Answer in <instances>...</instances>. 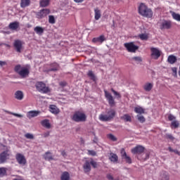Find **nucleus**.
I'll use <instances>...</instances> for the list:
<instances>
[{"mask_svg": "<svg viewBox=\"0 0 180 180\" xmlns=\"http://www.w3.org/2000/svg\"><path fill=\"white\" fill-rule=\"evenodd\" d=\"M35 86L37 91H39V92H42V94H49V92H50V89L46 86V84L41 82H37Z\"/></svg>", "mask_w": 180, "mask_h": 180, "instance_id": "5", "label": "nucleus"}, {"mask_svg": "<svg viewBox=\"0 0 180 180\" xmlns=\"http://www.w3.org/2000/svg\"><path fill=\"white\" fill-rule=\"evenodd\" d=\"M109 160L111 161V162H117L119 160V158L117 157V155L115 153H110Z\"/></svg>", "mask_w": 180, "mask_h": 180, "instance_id": "27", "label": "nucleus"}, {"mask_svg": "<svg viewBox=\"0 0 180 180\" xmlns=\"http://www.w3.org/2000/svg\"><path fill=\"white\" fill-rule=\"evenodd\" d=\"M131 61L136 63V64H140L143 61L141 56H134L131 58Z\"/></svg>", "mask_w": 180, "mask_h": 180, "instance_id": "28", "label": "nucleus"}, {"mask_svg": "<svg viewBox=\"0 0 180 180\" xmlns=\"http://www.w3.org/2000/svg\"><path fill=\"white\" fill-rule=\"evenodd\" d=\"M167 137L170 139V140H174V136H172L171 134H168Z\"/></svg>", "mask_w": 180, "mask_h": 180, "instance_id": "56", "label": "nucleus"}, {"mask_svg": "<svg viewBox=\"0 0 180 180\" xmlns=\"http://www.w3.org/2000/svg\"><path fill=\"white\" fill-rule=\"evenodd\" d=\"M25 137H26V139H29L30 140H33L34 139V136H33V134H29V133L26 134L25 135Z\"/></svg>", "mask_w": 180, "mask_h": 180, "instance_id": "45", "label": "nucleus"}, {"mask_svg": "<svg viewBox=\"0 0 180 180\" xmlns=\"http://www.w3.org/2000/svg\"><path fill=\"white\" fill-rule=\"evenodd\" d=\"M44 157L46 161H51V160H53V157H51V153H50L49 152H46Z\"/></svg>", "mask_w": 180, "mask_h": 180, "instance_id": "37", "label": "nucleus"}, {"mask_svg": "<svg viewBox=\"0 0 180 180\" xmlns=\"http://www.w3.org/2000/svg\"><path fill=\"white\" fill-rule=\"evenodd\" d=\"M20 8H25L30 6V0H20Z\"/></svg>", "mask_w": 180, "mask_h": 180, "instance_id": "21", "label": "nucleus"}, {"mask_svg": "<svg viewBox=\"0 0 180 180\" xmlns=\"http://www.w3.org/2000/svg\"><path fill=\"white\" fill-rule=\"evenodd\" d=\"M104 94H105V96L107 101H108L109 105L111 106H114L115 105V98H113V96H112V94H110V93H109V91H108L106 90L104 91Z\"/></svg>", "mask_w": 180, "mask_h": 180, "instance_id": "12", "label": "nucleus"}, {"mask_svg": "<svg viewBox=\"0 0 180 180\" xmlns=\"http://www.w3.org/2000/svg\"><path fill=\"white\" fill-rule=\"evenodd\" d=\"M153 86H154V84L148 82L143 85V89L146 92H150L153 89Z\"/></svg>", "mask_w": 180, "mask_h": 180, "instance_id": "20", "label": "nucleus"}, {"mask_svg": "<svg viewBox=\"0 0 180 180\" xmlns=\"http://www.w3.org/2000/svg\"><path fill=\"white\" fill-rule=\"evenodd\" d=\"M121 157L122 160H125L127 164H131V158L127 155V153H126V150H124V148L121 149Z\"/></svg>", "mask_w": 180, "mask_h": 180, "instance_id": "13", "label": "nucleus"}, {"mask_svg": "<svg viewBox=\"0 0 180 180\" xmlns=\"http://www.w3.org/2000/svg\"><path fill=\"white\" fill-rule=\"evenodd\" d=\"M59 85H60V86H65V85H67V82H60L59 83Z\"/></svg>", "mask_w": 180, "mask_h": 180, "instance_id": "52", "label": "nucleus"}, {"mask_svg": "<svg viewBox=\"0 0 180 180\" xmlns=\"http://www.w3.org/2000/svg\"><path fill=\"white\" fill-rule=\"evenodd\" d=\"M49 13L50 10L44 8L37 13L36 16L38 19H43V18H46V16H47V15H49Z\"/></svg>", "mask_w": 180, "mask_h": 180, "instance_id": "11", "label": "nucleus"}, {"mask_svg": "<svg viewBox=\"0 0 180 180\" xmlns=\"http://www.w3.org/2000/svg\"><path fill=\"white\" fill-rule=\"evenodd\" d=\"M144 152V147L142 146H137L131 149L132 154H141Z\"/></svg>", "mask_w": 180, "mask_h": 180, "instance_id": "14", "label": "nucleus"}, {"mask_svg": "<svg viewBox=\"0 0 180 180\" xmlns=\"http://www.w3.org/2000/svg\"><path fill=\"white\" fill-rule=\"evenodd\" d=\"M172 27V22L170 20H163L160 22V29L161 30H168Z\"/></svg>", "mask_w": 180, "mask_h": 180, "instance_id": "8", "label": "nucleus"}, {"mask_svg": "<svg viewBox=\"0 0 180 180\" xmlns=\"http://www.w3.org/2000/svg\"><path fill=\"white\" fill-rule=\"evenodd\" d=\"M139 37L141 39V40H148V35L146 34H141L139 35Z\"/></svg>", "mask_w": 180, "mask_h": 180, "instance_id": "40", "label": "nucleus"}, {"mask_svg": "<svg viewBox=\"0 0 180 180\" xmlns=\"http://www.w3.org/2000/svg\"><path fill=\"white\" fill-rule=\"evenodd\" d=\"M174 150L171 147H169V151H170V153H174Z\"/></svg>", "mask_w": 180, "mask_h": 180, "instance_id": "58", "label": "nucleus"}, {"mask_svg": "<svg viewBox=\"0 0 180 180\" xmlns=\"http://www.w3.org/2000/svg\"><path fill=\"white\" fill-rule=\"evenodd\" d=\"M14 47L18 53H20L22 51V41L15 40L14 41Z\"/></svg>", "mask_w": 180, "mask_h": 180, "instance_id": "17", "label": "nucleus"}, {"mask_svg": "<svg viewBox=\"0 0 180 180\" xmlns=\"http://www.w3.org/2000/svg\"><path fill=\"white\" fill-rule=\"evenodd\" d=\"M34 31L37 33V34H39V36H41V34L44 33V29L39 26L35 27L34 28Z\"/></svg>", "mask_w": 180, "mask_h": 180, "instance_id": "22", "label": "nucleus"}, {"mask_svg": "<svg viewBox=\"0 0 180 180\" xmlns=\"http://www.w3.org/2000/svg\"><path fill=\"white\" fill-rule=\"evenodd\" d=\"M121 119L124 120V122H131V117L129 114L124 115L121 117Z\"/></svg>", "mask_w": 180, "mask_h": 180, "instance_id": "33", "label": "nucleus"}, {"mask_svg": "<svg viewBox=\"0 0 180 180\" xmlns=\"http://www.w3.org/2000/svg\"><path fill=\"white\" fill-rule=\"evenodd\" d=\"M15 160L20 164V165H26V158L22 153H17L15 155Z\"/></svg>", "mask_w": 180, "mask_h": 180, "instance_id": "10", "label": "nucleus"}, {"mask_svg": "<svg viewBox=\"0 0 180 180\" xmlns=\"http://www.w3.org/2000/svg\"><path fill=\"white\" fill-rule=\"evenodd\" d=\"M84 0H74V2L76 4H81V2H84Z\"/></svg>", "mask_w": 180, "mask_h": 180, "instance_id": "53", "label": "nucleus"}, {"mask_svg": "<svg viewBox=\"0 0 180 180\" xmlns=\"http://www.w3.org/2000/svg\"><path fill=\"white\" fill-rule=\"evenodd\" d=\"M49 4H50V0H41L40 1V6L42 8H46V6H49Z\"/></svg>", "mask_w": 180, "mask_h": 180, "instance_id": "32", "label": "nucleus"}, {"mask_svg": "<svg viewBox=\"0 0 180 180\" xmlns=\"http://www.w3.org/2000/svg\"><path fill=\"white\" fill-rule=\"evenodd\" d=\"M61 180H70V173L68 172H64L60 176Z\"/></svg>", "mask_w": 180, "mask_h": 180, "instance_id": "31", "label": "nucleus"}, {"mask_svg": "<svg viewBox=\"0 0 180 180\" xmlns=\"http://www.w3.org/2000/svg\"><path fill=\"white\" fill-rule=\"evenodd\" d=\"M173 153H175V154L179 155V151H178L176 150H173Z\"/></svg>", "mask_w": 180, "mask_h": 180, "instance_id": "59", "label": "nucleus"}, {"mask_svg": "<svg viewBox=\"0 0 180 180\" xmlns=\"http://www.w3.org/2000/svg\"><path fill=\"white\" fill-rule=\"evenodd\" d=\"M6 174V168L0 167V176H4V175Z\"/></svg>", "mask_w": 180, "mask_h": 180, "instance_id": "42", "label": "nucleus"}, {"mask_svg": "<svg viewBox=\"0 0 180 180\" xmlns=\"http://www.w3.org/2000/svg\"><path fill=\"white\" fill-rule=\"evenodd\" d=\"M160 179L161 180H169V175L167 172H162L160 175Z\"/></svg>", "mask_w": 180, "mask_h": 180, "instance_id": "25", "label": "nucleus"}, {"mask_svg": "<svg viewBox=\"0 0 180 180\" xmlns=\"http://www.w3.org/2000/svg\"><path fill=\"white\" fill-rule=\"evenodd\" d=\"M172 127H174V129H176L179 127V122H178V121H173L172 122Z\"/></svg>", "mask_w": 180, "mask_h": 180, "instance_id": "44", "label": "nucleus"}, {"mask_svg": "<svg viewBox=\"0 0 180 180\" xmlns=\"http://www.w3.org/2000/svg\"><path fill=\"white\" fill-rule=\"evenodd\" d=\"M172 70L174 74H175V75H176L177 68H173Z\"/></svg>", "mask_w": 180, "mask_h": 180, "instance_id": "55", "label": "nucleus"}, {"mask_svg": "<svg viewBox=\"0 0 180 180\" xmlns=\"http://www.w3.org/2000/svg\"><path fill=\"white\" fill-rule=\"evenodd\" d=\"M20 23L18 21L11 22L8 25L11 30H18L19 29Z\"/></svg>", "mask_w": 180, "mask_h": 180, "instance_id": "18", "label": "nucleus"}, {"mask_svg": "<svg viewBox=\"0 0 180 180\" xmlns=\"http://www.w3.org/2000/svg\"><path fill=\"white\" fill-rule=\"evenodd\" d=\"M72 120H73V122H76L77 123H79L81 122H86V115H85V113L82 112L77 111L73 114L72 117Z\"/></svg>", "mask_w": 180, "mask_h": 180, "instance_id": "4", "label": "nucleus"}, {"mask_svg": "<svg viewBox=\"0 0 180 180\" xmlns=\"http://www.w3.org/2000/svg\"><path fill=\"white\" fill-rule=\"evenodd\" d=\"M167 61L169 64H175L176 62V57L173 55H170L167 58Z\"/></svg>", "mask_w": 180, "mask_h": 180, "instance_id": "30", "label": "nucleus"}, {"mask_svg": "<svg viewBox=\"0 0 180 180\" xmlns=\"http://www.w3.org/2000/svg\"><path fill=\"white\" fill-rule=\"evenodd\" d=\"M51 67V68L49 69V71H57V70H58V64L56 63H52Z\"/></svg>", "mask_w": 180, "mask_h": 180, "instance_id": "36", "label": "nucleus"}, {"mask_svg": "<svg viewBox=\"0 0 180 180\" xmlns=\"http://www.w3.org/2000/svg\"><path fill=\"white\" fill-rule=\"evenodd\" d=\"M11 155V153L9 149L3 151L1 153H0V162L1 164H4V162H6V160H9Z\"/></svg>", "mask_w": 180, "mask_h": 180, "instance_id": "6", "label": "nucleus"}, {"mask_svg": "<svg viewBox=\"0 0 180 180\" xmlns=\"http://www.w3.org/2000/svg\"><path fill=\"white\" fill-rule=\"evenodd\" d=\"M105 36L101 35L98 37L94 38L92 41L93 43H96V44H102L103 41H105Z\"/></svg>", "mask_w": 180, "mask_h": 180, "instance_id": "16", "label": "nucleus"}, {"mask_svg": "<svg viewBox=\"0 0 180 180\" xmlns=\"http://www.w3.org/2000/svg\"><path fill=\"white\" fill-rule=\"evenodd\" d=\"M13 180H22V179H14Z\"/></svg>", "mask_w": 180, "mask_h": 180, "instance_id": "62", "label": "nucleus"}, {"mask_svg": "<svg viewBox=\"0 0 180 180\" xmlns=\"http://www.w3.org/2000/svg\"><path fill=\"white\" fill-rule=\"evenodd\" d=\"M88 76L92 79L93 81H96V77H95V75H94V72L91 70L88 72Z\"/></svg>", "mask_w": 180, "mask_h": 180, "instance_id": "38", "label": "nucleus"}, {"mask_svg": "<svg viewBox=\"0 0 180 180\" xmlns=\"http://www.w3.org/2000/svg\"><path fill=\"white\" fill-rule=\"evenodd\" d=\"M108 137L110 140H112V141H116L117 140L116 136H115L113 134H108Z\"/></svg>", "mask_w": 180, "mask_h": 180, "instance_id": "46", "label": "nucleus"}, {"mask_svg": "<svg viewBox=\"0 0 180 180\" xmlns=\"http://www.w3.org/2000/svg\"><path fill=\"white\" fill-rule=\"evenodd\" d=\"M44 137H49V136H50V132H45L43 134Z\"/></svg>", "mask_w": 180, "mask_h": 180, "instance_id": "54", "label": "nucleus"}, {"mask_svg": "<svg viewBox=\"0 0 180 180\" xmlns=\"http://www.w3.org/2000/svg\"><path fill=\"white\" fill-rule=\"evenodd\" d=\"M49 22L51 25H54V23H56V18H54L53 15H49Z\"/></svg>", "mask_w": 180, "mask_h": 180, "instance_id": "39", "label": "nucleus"}, {"mask_svg": "<svg viewBox=\"0 0 180 180\" xmlns=\"http://www.w3.org/2000/svg\"><path fill=\"white\" fill-rule=\"evenodd\" d=\"M112 92L114 94L115 96L117 98H122V96H120V94H119L117 91H115V89H111Z\"/></svg>", "mask_w": 180, "mask_h": 180, "instance_id": "43", "label": "nucleus"}, {"mask_svg": "<svg viewBox=\"0 0 180 180\" xmlns=\"http://www.w3.org/2000/svg\"><path fill=\"white\" fill-rule=\"evenodd\" d=\"M62 155H63V157H64V155H65V152H62Z\"/></svg>", "mask_w": 180, "mask_h": 180, "instance_id": "61", "label": "nucleus"}, {"mask_svg": "<svg viewBox=\"0 0 180 180\" xmlns=\"http://www.w3.org/2000/svg\"><path fill=\"white\" fill-rule=\"evenodd\" d=\"M107 178L109 180H113L114 179L113 176H112V174H107Z\"/></svg>", "mask_w": 180, "mask_h": 180, "instance_id": "50", "label": "nucleus"}, {"mask_svg": "<svg viewBox=\"0 0 180 180\" xmlns=\"http://www.w3.org/2000/svg\"><path fill=\"white\" fill-rule=\"evenodd\" d=\"M88 154H89V155H93V156H94V155H96V152H95L94 150H88Z\"/></svg>", "mask_w": 180, "mask_h": 180, "instance_id": "48", "label": "nucleus"}, {"mask_svg": "<svg viewBox=\"0 0 180 180\" xmlns=\"http://www.w3.org/2000/svg\"><path fill=\"white\" fill-rule=\"evenodd\" d=\"M84 172H89L91 171V162L88 160H86L84 165H83Z\"/></svg>", "mask_w": 180, "mask_h": 180, "instance_id": "23", "label": "nucleus"}, {"mask_svg": "<svg viewBox=\"0 0 180 180\" xmlns=\"http://www.w3.org/2000/svg\"><path fill=\"white\" fill-rule=\"evenodd\" d=\"M15 98L18 99V101H22V99H23V92L22 91H15Z\"/></svg>", "mask_w": 180, "mask_h": 180, "instance_id": "26", "label": "nucleus"}, {"mask_svg": "<svg viewBox=\"0 0 180 180\" xmlns=\"http://www.w3.org/2000/svg\"><path fill=\"white\" fill-rule=\"evenodd\" d=\"M118 1H122V0H118Z\"/></svg>", "mask_w": 180, "mask_h": 180, "instance_id": "63", "label": "nucleus"}, {"mask_svg": "<svg viewBox=\"0 0 180 180\" xmlns=\"http://www.w3.org/2000/svg\"><path fill=\"white\" fill-rule=\"evenodd\" d=\"M39 115H40V111L31 110L27 113V117H28V119H32V117H36L39 116Z\"/></svg>", "mask_w": 180, "mask_h": 180, "instance_id": "15", "label": "nucleus"}, {"mask_svg": "<svg viewBox=\"0 0 180 180\" xmlns=\"http://www.w3.org/2000/svg\"><path fill=\"white\" fill-rule=\"evenodd\" d=\"M148 157H149L148 154H146V160H148Z\"/></svg>", "mask_w": 180, "mask_h": 180, "instance_id": "60", "label": "nucleus"}, {"mask_svg": "<svg viewBox=\"0 0 180 180\" xmlns=\"http://www.w3.org/2000/svg\"><path fill=\"white\" fill-rule=\"evenodd\" d=\"M41 124L44 127H46V129H50L51 124H50V121L49 120H44L41 122Z\"/></svg>", "mask_w": 180, "mask_h": 180, "instance_id": "29", "label": "nucleus"}, {"mask_svg": "<svg viewBox=\"0 0 180 180\" xmlns=\"http://www.w3.org/2000/svg\"><path fill=\"white\" fill-rule=\"evenodd\" d=\"M6 64V62L0 61V65L2 67V65H5Z\"/></svg>", "mask_w": 180, "mask_h": 180, "instance_id": "57", "label": "nucleus"}, {"mask_svg": "<svg viewBox=\"0 0 180 180\" xmlns=\"http://www.w3.org/2000/svg\"><path fill=\"white\" fill-rule=\"evenodd\" d=\"M150 51L151 57L154 60H158V58H160V57L161 56V51H160L158 48L152 47L150 48Z\"/></svg>", "mask_w": 180, "mask_h": 180, "instance_id": "9", "label": "nucleus"}, {"mask_svg": "<svg viewBox=\"0 0 180 180\" xmlns=\"http://www.w3.org/2000/svg\"><path fill=\"white\" fill-rule=\"evenodd\" d=\"M90 165H92V167H94V168H96L98 164L96 163V162L94 161V160H91L90 161Z\"/></svg>", "mask_w": 180, "mask_h": 180, "instance_id": "47", "label": "nucleus"}, {"mask_svg": "<svg viewBox=\"0 0 180 180\" xmlns=\"http://www.w3.org/2000/svg\"><path fill=\"white\" fill-rule=\"evenodd\" d=\"M15 71L17 74L21 76L22 78H26L29 76L30 70L29 68L23 67L20 65H18L15 67Z\"/></svg>", "mask_w": 180, "mask_h": 180, "instance_id": "3", "label": "nucleus"}, {"mask_svg": "<svg viewBox=\"0 0 180 180\" xmlns=\"http://www.w3.org/2000/svg\"><path fill=\"white\" fill-rule=\"evenodd\" d=\"M136 117L140 123H144V122H146V118H144V116L138 115Z\"/></svg>", "mask_w": 180, "mask_h": 180, "instance_id": "41", "label": "nucleus"}, {"mask_svg": "<svg viewBox=\"0 0 180 180\" xmlns=\"http://www.w3.org/2000/svg\"><path fill=\"white\" fill-rule=\"evenodd\" d=\"M124 46L129 53H136V51L139 50V47L134 44V42L125 43L124 44Z\"/></svg>", "mask_w": 180, "mask_h": 180, "instance_id": "7", "label": "nucleus"}, {"mask_svg": "<svg viewBox=\"0 0 180 180\" xmlns=\"http://www.w3.org/2000/svg\"><path fill=\"white\" fill-rule=\"evenodd\" d=\"M116 115V111L115 110L111 109L108 111H106V114H101L98 117L99 120L101 122H110L113 117H115Z\"/></svg>", "mask_w": 180, "mask_h": 180, "instance_id": "1", "label": "nucleus"}, {"mask_svg": "<svg viewBox=\"0 0 180 180\" xmlns=\"http://www.w3.org/2000/svg\"><path fill=\"white\" fill-rule=\"evenodd\" d=\"M11 115H13V116H16L17 117H23V115L20 114L11 113Z\"/></svg>", "mask_w": 180, "mask_h": 180, "instance_id": "51", "label": "nucleus"}, {"mask_svg": "<svg viewBox=\"0 0 180 180\" xmlns=\"http://www.w3.org/2000/svg\"><path fill=\"white\" fill-rule=\"evenodd\" d=\"M139 12L140 15L145 18H153V11L148 8L144 4H141L139 7Z\"/></svg>", "mask_w": 180, "mask_h": 180, "instance_id": "2", "label": "nucleus"}, {"mask_svg": "<svg viewBox=\"0 0 180 180\" xmlns=\"http://www.w3.org/2000/svg\"><path fill=\"white\" fill-rule=\"evenodd\" d=\"M172 16L173 19H174V20H176L177 22H180V15L179 14H178L175 12H172Z\"/></svg>", "mask_w": 180, "mask_h": 180, "instance_id": "34", "label": "nucleus"}, {"mask_svg": "<svg viewBox=\"0 0 180 180\" xmlns=\"http://www.w3.org/2000/svg\"><path fill=\"white\" fill-rule=\"evenodd\" d=\"M134 112L136 113H139V115H141V114L144 113V109L141 107H136L134 108Z\"/></svg>", "mask_w": 180, "mask_h": 180, "instance_id": "35", "label": "nucleus"}, {"mask_svg": "<svg viewBox=\"0 0 180 180\" xmlns=\"http://www.w3.org/2000/svg\"><path fill=\"white\" fill-rule=\"evenodd\" d=\"M168 119H169V120H175V119H176V117H175V116H174L173 115H169V116H168Z\"/></svg>", "mask_w": 180, "mask_h": 180, "instance_id": "49", "label": "nucleus"}, {"mask_svg": "<svg viewBox=\"0 0 180 180\" xmlns=\"http://www.w3.org/2000/svg\"><path fill=\"white\" fill-rule=\"evenodd\" d=\"M102 15L101 14V10L98 8H94V19L96 20H99Z\"/></svg>", "mask_w": 180, "mask_h": 180, "instance_id": "24", "label": "nucleus"}, {"mask_svg": "<svg viewBox=\"0 0 180 180\" xmlns=\"http://www.w3.org/2000/svg\"><path fill=\"white\" fill-rule=\"evenodd\" d=\"M49 110L53 115H58L60 113V110L55 105H51L49 106Z\"/></svg>", "mask_w": 180, "mask_h": 180, "instance_id": "19", "label": "nucleus"}]
</instances>
